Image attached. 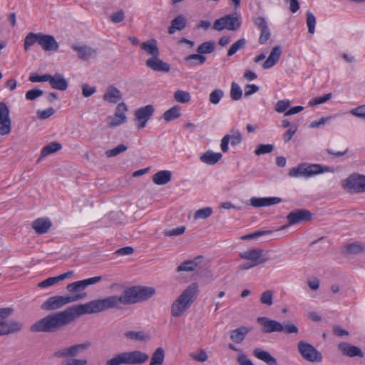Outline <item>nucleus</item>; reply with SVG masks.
Instances as JSON below:
<instances>
[{"label": "nucleus", "instance_id": "nucleus-1", "mask_svg": "<svg viewBox=\"0 0 365 365\" xmlns=\"http://www.w3.org/2000/svg\"><path fill=\"white\" fill-rule=\"evenodd\" d=\"M72 307L54 314H48L36 322L30 327L33 332H54L76 319Z\"/></svg>", "mask_w": 365, "mask_h": 365}, {"label": "nucleus", "instance_id": "nucleus-2", "mask_svg": "<svg viewBox=\"0 0 365 365\" xmlns=\"http://www.w3.org/2000/svg\"><path fill=\"white\" fill-rule=\"evenodd\" d=\"M119 296L91 301L83 304L72 306L76 318L86 314L98 313L111 308H118L121 304Z\"/></svg>", "mask_w": 365, "mask_h": 365}, {"label": "nucleus", "instance_id": "nucleus-3", "mask_svg": "<svg viewBox=\"0 0 365 365\" xmlns=\"http://www.w3.org/2000/svg\"><path fill=\"white\" fill-rule=\"evenodd\" d=\"M198 292V284L197 282L191 283L172 303L170 307L171 316L173 317L182 316L194 302Z\"/></svg>", "mask_w": 365, "mask_h": 365}, {"label": "nucleus", "instance_id": "nucleus-4", "mask_svg": "<svg viewBox=\"0 0 365 365\" xmlns=\"http://www.w3.org/2000/svg\"><path fill=\"white\" fill-rule=\"evenodd\" d=\"M155 294L152 287L135 286L125 289L120 297L121 304L127 305L146 301Z\"/></svg>", "mask_w": 365, "mask_h": 365}, {"label": "nucleus", "instance_id": "nucleus-5", "mask_svg": "<svg viewBox=\"0 0 365 365\" xmlns=\"http://www.w3.org/2000/svg\"><path fill=\"white\" fill-rule=\"evenodd\" d=\"M149 355L139 350L115 354L106 361V365H141L147 362Z\"/></svg>", "mask_w": 365, "mask_h": 365}, {"label": "nucleus", "instance_id": "nucleus-6", "mask_svg": "<svg viewBox=\"0 0 365 365\" xmlns=\"http://www.w3.org/2000/svg\"><path fill=\"white\" fill-rule=\"evenodd\" d=\"M14 312L11 307L0 308V336H6L20 332L23 324L16 319H9Z\"/></svg>", "mask_w": 365, "mask_h": 365}, {"label": "nucleus", "instance_id": "nucleus-7", "mask_svg": "<svg viewBox=\"0 0 365 365\" xmlns=\"http://www.w3.org/2000/svg\"><path fill=\"white\" fill-rule=\"evenodd\" d=\"M257 322L262 325V331L264 333L283 331L285 334H296L298 332V328L290 322L283 325L276 320L269 319L265 317H258Z\"/></svg>", "mask_w": 365, "mask_h": 365}, {"label": "nucleus", "instance_id": "nucleus-8", "mask_svg": "<svg viewBox=\"0 0 365 365\" xmlns=\"http://www.w3.org/2000/svg\"><path fill=\"white\" fill-rule=\"evenodd\" d=\"M86 293L76 294L73 296H54L48 298L41 305V309L47 311L57 309L65 304L84 299Z\"/></svg>", "mask_w": 365, "mask_h": 365}, {"label": "nucleus", "instance_id": "nucleus-9", "mask_svg": "<svg viewBox=\"0 0 365 365\" xmlns=\"http://www.w3.org/2000/svg\"><path fill=\"white\" fill-rule=\"evenodd\" d=\"M297 349L302 357L309 362H321L322 354L311 344L305 341H299L297 344Z\"/></svg>", "mask_w": 365, "mask_h": 365}, {"label": "nucleus", "instance_id": "nucleus-10", "mask_svg": "<svg viewBox=\"0 0 365 365\" xmlns=\"http://www.w3.org/2000/svg\"><path fill=\"white\" fill-rule=\"evenodd\" d=\"M92 344L89 341H85L81 344H75L70 346L56 351L53 356L56 358L76 357L81 353L88 350Z\"/></svg>", "mask_w": 365, "mask_h": 365}, {"label": "nucleus", "instance_id": "nucleus-11", "mask_svg": "<svg viewBox=\"0 0 365 365\" xmlns=\"http://www.w3.org/2000/svg\"><path fill=\"white\" fill-rule=\"evenodd\" d=\"M240 25L241 22L237 14H228L215 20L213 24V29L216 31L224 29L236 31L240 27Z\"/></svg>", "mask_w": 365, "mask_h": 365}, {"label": "nucleus", "instance_id": "nucleus-12", "mask_svg": "<svg viewBox=\"0 0 365 365\" xmlns=\"http://www.w3.org/2000/svg\"><path fill=\"white\" fill-rule=\"evenodd\" d=\"M344 188L349 192H365V175L352 174L342 182Z\"/></svg>", "mask_w": 365, "mask_h": 365}, {"label": "nucleus", "instance_id": "nucleus-13", "mask_svg": "<svg viewBox=\"0 0 365 365\" xmlns=\"http://www.w3.org/2000/svg\"><path fill=\"white\" fill-rule=\"evenodd\" d=\"M154 110V107L152 105H147L135 110V120L138 129L145 127L147 122L153 115Z\"/></svg>", "mask_w": 365, "mask_h": 365}, {"label": "nucleus", "instance_id": "nucleus-14", "mask_svg": "<svg viewBox=\"0 0 365 365\" xmlns=\"http://www.w3.org/2000/svg\"><path fill=\"white\" fill-rule=\"evenodd\" d=\"M9 109L4 103L0 102V135H9L11 130V121L9 117Z\"/></svg>", "mask_w": 365, "mask_h": 365}, {"label": "nucleus", "instance_id": "nucleus-15", "mask_svg": "<svg viewBox=\"0 0 365 365\" xmlns=\"http://www.w3.org/2000/svg\"><path fill=\"white\" fill-rule=\"evenodd\" d=\"M127 110V106L123 102L120 103L115 108L114 115L108 117V125L115 127L125 123L127 120L125 115Z\"/></svg>", "mask_w": 365, "mask_h": 365}, {"label": "nucleus", "instance_id": "nucleus-16", "mask_svg": "<svg viewBox=\"0 0 365 365\" xmlns=\"http://www.w3.org/2000/svg\"><path fill=\"white\" fill-rule=\"evenodd\" d=\"M254 24L260 30L259 43L265 44L271 37L270 29L266 19L264 17L258 16L254 19Z\"/></svg>", "mask_w": 365, "mask_h": 365}, {"label": "nucleus", "instance_id": "nucleus-17", "mask_svg": "<svg viewBox=\"0 0 365 365\" xmlns=\"http://www.w3.org/2000/svg\"><path fill=\"white\" fill-rule=\"evenodd\" d=\"M287 219L289 225H294L312 219V213L307 210L299 209L291 212Z\"/></svg>", "mask_w": 365, "mask_h": 365}, {"label": "nucleus", "instance_id": "nucleus-18", "mask_svg": "<svg viewBox=\"0 0 365 365\" xmlns=\"http://www.w3.org/2000/svg\"><path fill=\"white\" fill-rule=\"evenodd\" d=\"M38 44L46 51H56L58 48V43L51 35L40 33Z\"/></svg>", "mask_w": 365, "mask_h": 365}, {"label": "nucleus", "instance_id": "nucleus-19", "mask_svg": "<svg viewBox=\"0 0 365 365\" xmlns=\"http://www.w3.org/2000/svg\"><path fill=\"white\" fill-rule=\"evenodd\" d=\"M72 49L78 53V58L81 61H88L90 58H94L97 56V51L88 46L73 45Z\"/></svg>", "mask_w": 365, "mask_h": 365}, {"label": "nucleus", "instance_id": "nucleus-20", "mask_svg": "<svg viewBox=\"0 0 365 365\" xmlns=\"http://www.w3.org/2000/svg\"><path fill=\"white\" fill-rule=\"evenodd\" d=\"M262 250L259 249H253L240 253V257L245 260H249L255 265L264 263L267 259L261 258Z\"/></svg>", "mask_w": 365, "mask_h": 365}, {"label": "nucleus", "instance_id": "nucleus-21", "mask_svg": "<svg viewBox=\"0 0 365 365\" xmlns=\"http://www.w3.org/2000/svg\"><path fill=\"white\" fill-rule=\"evenodd\" d=\"M230 141L232 145H237L242 141V135L240 132L232 130L230 134L225 135L221 140V150L226 153L228 150V144Z\"/></svg>", "mask_w": 365, "mask_h": 365}, {"label": "nucleus", "instance_id": "nucleus-22", "mask_svg": "<svg viewBox=\"0 0 365 365\" xmlns=\"http://www.w3.org/2000/svg\"><path fill=\"white\" fill-rule=\"evenodd\" d=\"M337 346L339 350L345 356L349 357L359 356L360 358L364 356V353L359 347L351 345L347 342L339 343Z\"/></svg>", "mask_w": 365, "mask_h": 365}, {"label": "nucleus", "instance_id": "nucleus-23", "mask_svg": "<svg viewBox=\"0 0 365 365\" xmlns=\"http://www.w3.org/2000/svg\"><path fill=\"white\" fill-rule=\"evenodd\" d=\"M52 226L51 221L48 217H39L31 223L32 229L38 235L47 233Z\"/></svg>", "mask_w": 365, "mask_h": 365}, {"label": "nucleus", "instance_id": "nucleus-24", "mask_svg": "<svg viewBox=\"0 0 365 365\" xmlns=\"http://www.w3.org/2000/svg\"><path fill=\"white\" fill-rule=\"evenodd\" d=\"M159 56L150 57L145 61V65L155 71L168 72L170 65L159 58Z\"/></svg>", "mask_w": 365, "mask_h": 365}, {"label": "nucleus", "instance_id": "nucleus-25", "mask_svg": "<svg viewBox=\"0 0 365 365\" xmlns=\"http://www.w3.org/2000/svg\"><path fill=\"white\" fill-rule=\"evenodd\" d=\"M342 252L346 256L358 255L365 252V244L354 242L344 246Z\"/></svg>", "mask_w": 365, "mask_h": 365}, {"label": "nucleus", "instance_id": "nucleus-26", "mask_svg": "<svg viewBox=\"0 0 365 365\" xmlns=\"http://www.w3.org/2000/svg\"><path fill=\"white\" fill-rule=\"evenodd\" d=\"M282 48L280 46H274L272 48L269 56L264 62L262 67L264 69H267L274 66L279 60L280 56L282 55Z\"/></svg>", "mask_w": 365, "mask_h": 365}, {"label": "nucleus", "instance_id": "nucleus-27", "mask_svg": "<svg viewBox=\"0 0 365 365\" xmlns=\"http://www.w3.org/2000/svg\"><path fill=\"white\" fill-rule=\"evenodd\" d=\"M252 330V328L251 327L241 326L230 331V339L233 342L240 344L244 341L246 335Z\"/></svg>", "mask_w": 365, "mask_h": 365}, {"label": "nucleus", "instance_id": "nucleus-28", "mask_svg": "<svg viewBox=\"0 0 365 365\" xmlns=\"http://www.w3.org/2000/svg\"><path fill=\"white\" fill-rule=\"evenodd\" d=\"M74 274L73 271H68L66 273L61 274L56 277H48V279L42 281L38 284L40 288H45L52 286L61 281H63L67 278L72 277Z\"/></svg>", "mask_w": 365, "mask_h": 365}, {"label": "nucleus", "instance_id": "nucleus-29", "mask_svg": "<svg viewBox=\"0 0 365 365\" xmlns=\"http://www.w3.org/2000/svg\"><path fill=\"white\" fill-rule=\"evenodd\" d=\"M48 82L54 89L65 91L68 88V83L61 73H56L53 76L50 75Z\"/></svg>", "mask_w": 365, "mask_h": 365}, {"label": "nucleus", "instance_id": "nucleus-30", "mask_svg": "<svg viewBox=\"0 0 365 365\" xmlns=\"http://www.w3.org/2000/svg\"><path fill=\"white\" fill-rule=\"evenodd\" d=\"M281 198L277 197H252L250 200V204L255 207L269 206L272 205L277 204L281 202Z\"/></svg>", "mask_w": 365, "mask_h": 365}, {"label": "nucleus", "instance_id": "nucleus-31", "mask_svg": "<svg viewBox=\"0 0 365 365\" xmlns=\"http://www.w3.org/2000/svg\"><path fill=\"white\" fill-rule=\"evenodd\" d=\"M253 354L256 358L264 361L268 365H277V360L274 356H272L268 351H264L261 348L255 349Z\"/></svg>", "mask_w": 365, "mask_h": 365}, {"label": "nucleus", "instance_id": "nucleus-32", "mask_svg": "<svg viewBox=\"0 0 365 365\" xmlns=\"http://www.w3.org/2000/svg\"><path fill=\"white\" fill-rule=\"evenodd\" d=\"M103 98L104 101L109 103H116L122 98V95L118 88L113 86H109L105 92Z\"/></svg>", "mask_w": 365, "mask_h": 365}, {"label": "nucleus", "instance_id": "nucleus-33", "mask_svg": "<svg viewBox=\"0 0 365 365\" xmlns=\"http://www.w3.org/2000/svg\"><path fill=\"white\" fill-rule=\"evenodd\" d=\"M165 358V349L161 346L158 347L151 354L148 365H163Z\"/></svg>", "mask_w": 365, "mask_h": 365}, {"label": "nucleus", "instance_id": "nucleus-34", "mask_svg": "<svg viewBox=\"0 0 365 365\" xmlns=\"http://www.w3.org/2000/svg\"><path fill=\"white\" fill-rule=\"evenodd\" d=\"M172 173L169 170H160L153 176V181L155 185H165L171 180Z\"/></svg>", "mask_w": 365, "mask_h": 365}, {"label": "nucleus", "instance_id": "nucleus-35", "mask_svg": "<svg viewBox=\"0 0 365 365\" xmlns=\"http://www.w3.org/2000/svg\"><path fill=\"white\" fill-rule=\"evenodd\" d=\"M125 338L136 341H147L150 340V335L143 331H128L124 333Z\"/></svg>", "mask_w": 365, "mask_h": 365}, {"label": "nucleus", "instance_id": "nucleus-36", "mask_svg": "<svg viewBox=\"0 0 365 365\" xmlns=\"http://www.w3.org/2000/svg\"><path fill=\"white\" fill-rule=\"evenodd\" d=\"M201 258L200 256H197L193 259L184 261L177 267V272H192L195 270L198 267V261Z\"/></svg>", "mask_w": 365, "mask_h": 365}, {"label": "nucleus", "instance_id": "nucleus-37", "mask_svg": "<svg viewBox=\"0 0 365 365\" xmlns=\"http://www.w3.org/2000/svg\"><path fill=\"white\" fill-rule=\"evenodd\" d=\"M142 50L145 51L151 57L159 56L160 52L157 45V41L155 39H150L141 43Z\"/></svg>", "mask_w": 365, "mask_h": 365}, {"label": "nucleus", "instance_id": "nucleus-38", "mask_svg": "<svg viewBox=\"0 0 365 365\" xmlns=\"http://www.w3.org/2000/svg\"><path fill=\"white\" fill-rule=\"evenodd\" d=\"M186 26V19L182 15H178L171 21V25L168 27V33L174 34L176 31H181Z\"/></svg>", "mask_w": 365, "mask_h": 365}, {"label": "nucleus", "instance_id": "nucleus-39", "mask_svg": "<svg viewBox=\"0 0 365 365\" xmlns=\"http://www.w3.org/2000/svg\"><path fill=\"white\" fill-rule=\"evenodd\" d=\"M222 156L220 153L207 150L200 156V160L208 165H215L222 158Z\"/></svg>", "mask_w": 365, "mask_h": 365}, {"label": "nucleus", "instance_id": "nucleus-40", "mask_svg": "<svg viewBox=\"0 0 365 365\" xmlns=\"http://www.w3.org/2000/svg\"><path fill=\"white\" fill-rule=\"evenodd\" d=\"M329 170V168L328 167H322V165L317 164H312L307 167L304 165V169L305 177H310L312 175L319 174Z\"/></svg>", "mask_w": 365, "mask_h": 365}, {"label": "nucleus", "instance_id": "nucleus-41", "mask_svg": "<svg viewBox=\"0 0 365 365\" xmlns=\"http://www.w3.org/2000/svg\"><path fill=\"white\" fill-rule=\"evenodd\" d=\"M62 145L58 142H51L43 148L41 153V158H44L53 153L61 150Z\"/></svg>", "mask_w": 365, "mask_h": 365}, {"label": "nucleus", "instance_id": "nucleus-42", "mask_svg": "<svg viewBox=\"0 0 365 365\" xmlns=\"http://www.w3.org/2000/svg\"><path fill=\"white\" fill-rule=\"evenodd\" d=\"M39 37L40 33H29L24 39V47L25 51H28L36 43L38 44Z\"/></svg>", "mask_w": 365, "mask_h": 365}, {"label": "nucleus", "instance_id": "nucleus-43", "mask_svg": "<svg viewBox=\"0 0 365 365\" xmlns=\"http://www.w3.org/2000/svg\"><path fill=\"white\" fill-rule=\"evenodd\" d=\"M180 108L178 106H175L171 108L166 110L163 114V118L166 121H171L180 116Z\"/></svg>", "mask_w": 365, "mask_h": 365}, {"label": "nucleus", "instance_id": "nucleus-44", "mask_svg": "<svg viewBox=\"0 0 365 365\" xmlns=\"http://www.w3.org/2000/svg\"><path fill=\"white\" fill-rule=\"evenodd\" d=\"M174 99L181 103H186L190 101V94L185 91L178 90L174 93Z\"/></svg>", "mask_w": 365, "mask_h": 365}, {"label": "nucleus", "instance_id": "nucleus-45", "mask_svg": "<svg viewBox=\"0 0 365 365\" xmlns=\"http://www.w3.org/2000/svg\"><path fill=\"white\" fill-rule=\"evenodd\" d=\"M215 42L206 41L201 43L197 48L198 53H210L215 51Z\"/></svg>", "mask_w": 365, "mask_h": 365}, {"label": "nucleus", "instance_id": "nucleus-46", "mask_svg": "<svg viewBox=\"0 0 365 365\" xmlns=\"http://www.w3.org/2000/svg\"><path fill=\"white\" fill-rule=\"evenodd\" d=\"M189 356L192 360L198 362H205L208 359V356L204 349H199L195 352H192Z\"/></svg>", "mask_w": 365, "mask_h": 365}, {"label": "nucleus", "instance_id": "nucleus-47", "mask_svg": "<svg viewBox=\"0 0 365 365\" xmlns=\"http://www.w3.org/2000/svg\"><path fill=\"white\" fill-rule=\"evenodd\" d=\"M246 44L245 38H240L234 43L227 51V56H231L234 55L238 50L243 48Z\"/></svg>", "mask_w": 365, "mask_h": 365}, {"label": "nucleus", "instance_id": "nucleus-48", "mask_svg": "<svg viewBox=\"0 0 365 365\" xmlns=\"http://www.w3.org/2000/svg\"><path fill=\"white\" fill-rule=\"evenodd\" d=\"M84 289L86 287L83 280L68 284L66 287V289L71 293H77Z\"/></svg>", "mask_w": 365, "mask_h": 365}, {"label": "nucleus", "instance_id": "nucleus-49", "mask_svg": "<svg viewBox=\"0 0 365 365\" xmlns=\"http://www.w3.org/2000/svg\"><path fill=\"white\" fill-rule=\"evenodd\" d=\"M212 213V209L210 207H206L197 210L194 214V218L197 219H206L209 217Z\"/></svg>", "mask_w": 365, "mask_h": 365}, {"label": "nucleus", "instance_id": "nucleus-50", "mask_svg": "<svg viewBox=\"0 0 365 365\" xmlns=\"http://www.w3.org/2000/svg\"><path fill=\"white\" fill-rule=\"evenodd\" d=\"M260 302L267 306H271L273 304V292L272 290L264 292L261 294Z\"/></svg>", "mask_w": 365, "mask_h": 365}, {"label": "nucleus", "instance_id": "nucleus-51", "mask_svg": "<svg viewBox=\"0 0 365 365\" xmlns=\"http://www.w3.org/2000/svg\"><path fill=\"white\" fill-rule=\"evenodd\" d=\"M242 91L239 85L232 82L230 91V97L234 101H237L242 98Z\"/></svg>", "mask_w": 365, "mask_h": 365}, {"label": "nucleus", "instance_id": "nucleus-52", "mask_svg": "<svg viewBox=\"0 0 365 365\" xmlns=\"http://www.w3.org/2000/svg\"><path fill=\"white\" fill-rule=\"evenodd\" d=\"M128 149L127 146L123 144H120L114 148L108 150L106 155L108 158H111L125 152Z\"/></svg>", "mask_w": 365, "mask_h": 365}, {"label": "nucleus", "instance_id": "nucleus-53", "mask_svg": "<svg viewBox=\"0 0 365 365\" xmlns=\"http://www.w3.org/2000/svg\"><path fill=\"white\" fill-rule=\"evenodd\" d=\"M273 149L274 146L272 144H259L255 150V153L257 155H260L269 153L273 150Z\"/></svg>", "mask_w": 365, "mask_h": 365}, {"label": "nucleus", "instance_id": "nucleus-54", "mask_svg": "<svg viewBox=\"0 0 365 365\" xmlns=\"http://www.w3.org/2000/svg\"><path fill=\"white\" fill-rule=\"evenodd\" d=\"M185 61L188 62L190 61H196V63H193V65H201L204 63L206 61V57L200 53L197 54H191L185 57Z\"/></svg>", "mask_w": 365, "mask_h": 365}, {"label": "nucleus", "instance_id": "nucleus-55", "mask_svg": "<svg viewBox=\"0 0 365 365\" xmlns=\"http://www.w3.org/2000/svg\"><path fill=\"white\" fill-rule=\"evenodd\" d=\"M307 24L309 33L313 34L314 33L316 19L314 16L309 11L307 12Z\"/></svg>", "mask_w": 365, "mask_h": 365}, {"label": "nucleus", "instance_id": "nucleus-56", "mask_svg": "<svg viewBox=\"0 0 365 365\" xmlns=\"http://www.w3.org/2000/svg\"><path fill=\"white\" fill-rule=\"evenodd\" d=\"M43 94V91L38 88H33L29 90L26 93V98L29 101H34L37 98L41 96Z\"/></svg>", "mask_w": 365, "mask_h": 365}, {"label": "nucleus", "instance_id": "nucleus-57", "mask_svg": "<svg viewBox=\"0 0 365 365\" xmlns=\"http://www.w3.org/2000/svg\"><path fill=\"white\" fill-rule=\"evenodd\" d=\"M222 96H223V91L220 89H216V90L213 91L210 94L209 100L211 103L217 104L220 102V101Z\"/></svg>", "mask_w": 365, "mask_h": 365}, {"label": "nucleus", "instance_id": "nucleus-58", "mask_svg": "<svg viewBox=\"0 0 365 365\" xmlns=\"http://www.w3.org/2000/svg\"><path fill=\"white\" fill-rule=\"evenodd\" d=\"M331 93H329L324 95V96L315 98L314 99H313L309 102V105L310 106H315L317 105L324 103L327 102V101H329L331 98Z\"/></svg>", "mask_w": 365, "mask_h": 365}, {"label": "nucleus", "instance_id": "nucleus-59", "mask_svg": "<svg viewBox=\"0 0 365 365\" xmlns=\"http://www.w3.org/2000/svg\"><path fill=\"white\" fill-rule=\"evenodd\" d=\"M88 360L86 359H76V357H71L70 359L62 363L61 365H87Z\"/></svg>", "mask_w": 365, "mask_h": 365}, {"label": "nucleus", "instance_id": "nucleus-60", "mask_svg": "<svg viewBox=\"0 0 365 365\" xmlns=\"http://www.w3.org/2000/svg\"><path fill=\"white\" fill-rule=\"evenodd\" d=\"M272 232V231H271V230L257 231L253 233H251V234H249L247 235H244L241 237V239L242 240H252V239H255V238H257L258 237H260V236H262V235H264L267 234H270Z\"/></svg>", "mask_w": 365, "mask_h": 365}, {"label": "nucleus", "instance_id": "nucleus-61", "mask_svg": "<svg viewBox=\"0 0 365 365\" xmlns=\"http://www.w3.org/2000/svg\"><path fill=\"white\" fill-rule=\"evenodd\" d=\"M125 14L123 10L112 14L110 16V21L113 23L117 24L123 21Z\"/></svg>", "mask_w": 365, "mask_h": 365}, {"label": "nucleus", "instance_id": "nucleus-62", "mask_svg": "<svg viewBox=\"0 0 365 365\" xmlns=\"http://www.w3.org/2000/svg\"><path fill=\"white\" fill-rule=\"evenodd\" d=\"M304 165H299L298 167L289 170V175L291 177H297L299 175L304 176Z\"/></svg>", "mask_w": 365, "mask_h": 365}, {"label": "nucleus", "instance_id": "nucleus-63", "mask_svg": "<svg viewBox=\"0 0 365 365\" xmlns=\"http://www.w3.org/2000/svg\"><path fill=\"white\" fill-rule=\"evenodd\" d=\"M237 361L240 365H254L252 361L242 352L237 356Z\"/></svg>", "mask_w": 365, "mask_h": 365}, {"label": "nucleus", "instance_id": "nucleus-64", "mask_svg": "<svg viewBox=\"0 0 365 365\" xmlns=\"http://www.w3.org/2000/svg\"><path fill=\"white\" fill-rule=\"evenodd\" d=\"M350 113L359 118H365V105L352 109Z\"/></svg>", "mask_w": 365, "mask_h": 365}]
</instances>
